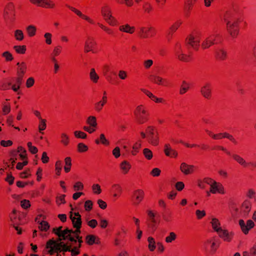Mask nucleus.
<instances>
[{
    "label": "nucleus",
    "instance_id": "47",
    "mask_svg": "<svg viewBox=\"0 0 256 256\" xmlns=\"http://www.w3.org/2000/svg\"><path fill=\"white\" fill-rule=\"evenodd\" d=\"M86 123L90 126L98 127L96 118L95 116H90L86 120Z\"/></svg>",
    "mask_w": 256,
    "mask_h": 256
},
{
    "label": "nucleus",
    "instance_id": "46",
    "mask_svg": "<svg viewBox=\"0 0 256 256\" xmlns=\"http://www.w3.org/2000/svg\"><path fill=\"white\" fill-rule=\"evenodd\" d=\"M64 170L66 173H68V172H70L71 170V167L72 166V158L70 156L66 157L64 158Z\"/></svg>",
    "mask_w": 256,
    "mask_h": 256
},
{
    "label": "nucleus",
    "instance_id": "59",
    "mask_svg": "<svg viewBox=\"0 0 256 256\" xmlns=\"http://www.w3.org/2000/svg\"><path fill=\"white\" fill-rule=\"evenodd\" d=\"M190 84L186 82H183L182 83V84L180 86V93L181 94H183L187 92V91L190 88Z\"/></svg>",
    "mask_w": 256,
    "mask_h": 256
},
{
    "label": "nucleus",
    "instance_id": "11",
    "mask_svg": "<svg viewBox=\"0 0 256 256\" xmlns=\"http://www.w3.org/2000/svg\"><path fill=\"white\" fill-rule=\"evenodd\" d=\"M206 182L210 186V190L207 192L208 196H210V194H224L225 193L224 187L221 183L216 182L212 178H210V180H208Z\"/></svg>",
    "mask_w": 256,
    "mask_h": 256
},
{
    "label": "nucleus",
    "instance_id": "61",
    "mask_svg": "<svg viewBox=\"0 0 256 256\" xmlns=\"http://www.w3.org/2000/svg\"><path fill=\"white\" fill-rule=\"evenodd\" d=\"M176 234L174 232H170L165 238V241L166 243H171L176 240Z\"/></svg>",
    "mask_w": 256,
    "mask_h": 256
},
{
    "label": "nucleus",
    "instance_id": "13",
    "mask_svg": "<svg viewBox=\"0 0 256 256\" xmlns=\"http://www.w3.org/2000/svg\"><path fill=\"white\" fill-rule=\"evenodd\" d=\"M144 192L142 189L134 190L130 196V202L133 206H138L144 200Z\"/></svg>",
    "mask_w": 256,
    "mask_h": 256
},
{
    "label": "nucleus",
    "instance_id": "12",
    "mask_svg": "<svg viewBox=\"0 0 256 256\" xmlns=\"http://www.w3.org/2000/svg\"><path fill=\"white\" fill-rule=\"evenodd\" d=\"M62 243L52 239L48 240L46 244V248L48 249V253L52 256L54 254L62 252Z\"/></svg>",
    "mask_w": 256,
    "mask_h": 256
},
{
    "label": "nucleus",
    "instance_id": "51",
    "mask_svg": "<svg viewBox=\"0 0 256 256\" xmlns=\"http://www.w3.org/2000/svg\"><path fill=\"white\" fill-rule=\"evenodd\" d=\"M142 154L144 158L148 160H151L153 158L152 151L148 148H144L142 150Z\"/></svg>",
    "mask_w": 256,
    "mask_h": 256
},
{
    "label": "nucleus",
    "instance_id": "20",
    "mask_svg": "<svg viewBox=\"0 0 256 256\" xmlns=\"http://www.w3.org/2000/svg\"><path fill=\"white\" fill-rule=\"evenodd\" d=\"M70 218L72 220L74 228H76L73 232H79L82 226L81 216L78 212H74V214L70 212Z\"/></svg>",
    "mask_w": 256,
    "mask_h": 256
},
{
    "label": "nucleus",
    "instance_id": "58",
    "mask_svg": "<svg viewBox=\"0 0 256 256\" xmlns=\"http://www.w3.org/2000/svg\"><path fill=\"white\" fill-rule=\"evenodd\" d=\"M148 248L150 252H153L156 248V242L154 238L152 236H149L148 238Z\"/></svg>",
    "mask_w": 256,
    "mask_h": 256
},
{
    "label": "nucleus",
    "instance_id": "23",
    "mask_svg": "<svg viewBox=\"0 0 256 256\" xmlns=\"http://www.w3.org/2000/svg\"><path fill=\"white\" fill-rule=\"evenodd\" d=\"M4 18L5 20L14 21L15 20L14 6L12 4L6 5L4 10Z\"/></svg>",
    "mask_w": 256,
    "mask_h": 256
},
{
    "label": "nucleus",
    "instance_id": "40",
    "mask_svg": "<svg viewBox=\"0 0 256 256\" xmlns=\"http://www.w3.org/2000/svg\"><path fill=\"white\" fill-rule=\"evenodd\" d=\"M210 224L212 230L217 234L222 229L221 227V224L220 220L216 218H212Z\"/></svg>",
    "mask_w": 256,
    "mask_h": 256
},
{
    "label": "nucleus",
    "instance_id": "62",
    "mask_svg": "<svg viewBox=\"0 0 256 256\" xmlns=\"http://www.w3.org/2000/svg\"><path fill=\"white\" fill-rule=\"evenodd\" d=\"M2 56L4 58L6 62H11L14 60L12 54L8 51H6L2 52Z\"/></svg>",
    "mask_w": 256,
    "mask_h": 256
},
{
    "label": "nucleus",
    "instance_id": "38",
    "mask_svg": "<svg viewBox=\"0 0 256 256\" xmlns=\"http://www.w3.org/2000/svg\"><path fill=\"white\" fill-rule=\"evenodd\" d=\"M164 152L167 156L172 158H176L178 156V152L172 149L170 144H166L164 146Z\"/></svg>",
    "mask_w": 256,
    "mask_h": 256
},
{
    "label": "nucleus",
    "instance_id": "18",
    "mask_svg": "<svg viewBox=\"0 0 256 256\" xmlns=\"http://www.w3.org/2000/svg\"><path fill=\"white\" fill-rule=\"evenodd\" d=\"M148 79L153 84L160 86L167 87L170 85L168 80L158 75L151 74L149 76Z\"/></svg>",
    "mask_w": 256,
    "mask_h": 256
},
{
    "label": "nucleus",
    "instance_id": "56",
    "mask_svg": "<svg viewBox=\"0 0 256 256\" xmlns=\"http://www.w3.org/2000/svg\"><path fill=\"white\" fill-rule=\"evenodd\" d=\"M22 82L23 80L16 78L15 83L12 86V89L15 92H17L20 89Z\"/></svg>",
    "mask_w": 256,
    "mask_h": 256
},
{
    "label": "nucleus",
    "instance_id": "8",
    "mask_svg": "<svg viewBox=\"0 0 256 256\" xmlns=\"http://www.w3.org/2000/svg\"><path fill=\"white\" fill-rule=\"evenodd\" d=\"M148 134V142L153 146H157L160 142V134L158 129L154 126H148L146 127Z\"/></svg>",
    "mask_w": 256,
    "mask_h": 256
},
{
    "label": "nucleus",
    "instance_id": "45",
    "mask_svg": "<svg viewBox=\"0 0 256 256\" xmlns=\"http://www.w3.org/2000/svg\"><path fill=\"white\" fill-rule=\"evenodd\" d=\"M90 80L94 84H96L98 81L100 77L96 72L95 69L94 68H92L90 69Z\"/></svg>",
    "mask_w": 256,
    "mask_h": 256
},
{
    "label": "nucleus",
    "instance_id": "17",
    "mask_svg": "<svg viewBox=\"0 0 256 256\" xmlns=\"http://www.w3.org/2000/svg\"><path fill=\"white\" fill-rule=\"evenodd\" d=\"M240 20H236L233 22L226 24L228 33L232 38H236L239 33V24Z\"/></svg>",
    "mask_w": 256,
    "mask_h": 256
},
{
    "label": "nucleus",
    "instance_id": "36",
    "mask_svg": "<svg viewBox=\"0 0 256 256\" xmlns=\"http://www.w3.org/2000/svg\"><path fill=\"white\" fill-rule=\"evenodd\" d=\"M86 242L90 246L94 244H100V241L99 238L94 234H88L85 238Z\"/></svg>",
    "mask_w": 256,
    "mask_h": 256
},
{
    "label": "nucleus",
    "instance_id": "15",
    "mask_svg": "<svg viewBox=\"0 0 256 256\" xmlns=\"http://www.w3.org/2000/svg\"><path fill=\"white\" fill-rule=\"evenodd\" d=\"M29 2L36 6L53 9L56 6V4L53 0H28Z\"/></svg>",
    "mask_w": 256,
    "mask_h": 256
},
{
    "label": "nucleus",
    "instance_id": "34",
    "mask_svg": "<svg viewBox=\"0 0 256 256\" xmlns=\"http://www.w3.org/2000/svg\"><path fill=\"white\" fill-rule=\"evenodd\" d=\"M180 171L186 175L192 174L196 170L195 166L193 165H189L185 162H182L180 166Z\"/></svg>",
    "mask_w": 256,
    "mask_h": 256
},
{
    "label": "nucleus",
    "instance_id": "31",
    "mask_svg": "<svg viewBox=\"0 0 256 256\" xmlns=\"http://www.w3.org/2000/svg\"><path fill=\"white\" fill-rule=\"evenodd\" d=\"M212 87L209 84H206L203 86L200 90L202 95L208 100H210L212 96Z\"/></svg>",
    "mask_w": 256,
    "mask_h": 256
},
{
    "label": "nucleus",
    "instance_id": "64",
    "mask_svg": "<svg viewBox=\"0 0 256 256\" xmlns=\"http://www.w3.org/2000/svg\"><path fill=\"white\" fill-rule=\"evenodd\" d=\"M74 134V136L78 138L86 139L87 137L86 133L80 130H76Z\"/></svg>",
    "mask_w": 256,
    "mask_h": 256
},
{
    "label": "nucleus",
    "instance_id": "7",
    "mask_svg": "<svg viewBox=\"0 0 256 256\" xmlns=\"http://www.w3.org/2000/svg\"><path fill=\"white\" fill-rule=\"evenodd\" d=\"M222 38V36L219 34H213L206 38L201 44V48L202 50L209 48L214 44L220 43Z\"/></svg>",
    "mask_w": 256,
    "mask_h": 256
},
{
    "label": "nucleus",
    "instance_id": "50",
    "mask_svg": "<svg viewBox=\"0 0 256 256\" xmlns=\"http://www.w3.org/2000/svg\"><path fill=\"white\" fill-rule=\"evenodd\" d=\"M14 37L16 40H23L24 39V32L21 30H16L14 32Z\"/></svg>",
    "mask_w": 256,
    "mask_h": 256
},
{
    "label": "nucleus",
    "instance_id": "26",
    "mask_svg": "<svg viewBox=\"0 0 256 256\" xmlns=\"http://www.w3.org/2000/svg\"><path fill=\"white\" fill-rule=\"evenodd\" d=\"M146 213L148 214L147 224L148 226L152 229L155 228L156 224V216L157 212L152 210H148Z\"/></svg>",
    "mask_w": 256,
    "mask_h": 256
},
{
    "label": "nucleus",
    "instance_id": "3",
    "mask_svg": "<svg viewBox=\"0 0 256 256\" xmlns=\"http://www.w3.org/2000/svg\"><path fill=\"white\" fill-rule=\"evenodd\" d=\"M188 48L177 42L174 46V51L176 58L184 62H188L192 60V54L187 52Z\"/></svg>",
    "mask_w": 256,
    "mask_h": 256
},
{
    "label": "nucleus",
    "instance_id": "25",
    "mask_svg": "<svg viewBox=\"0 0 256 256\" xmlns=\"http://www.w3.org/2000/svg\"><path fill=\"white\" fill-rule=\"evenodd\" d=\"M141 90L145 95L150 98L151 100L154 102L155 103L162 104H166V100L162 98H158L150 90L144 88L142 89Z\"/></svg>",
    "mask_w": 256,
    "mask_h": 256
},
{
    "label": "nucleus",
    "instance_id": "42",
    "mask_svg": "<svg viewBox=\"0 0 256 256\" xmlns=\"http://www.w3.org/2000/svg\"><path fill=\"white\" fill-rule=\"evenodd\" d=\"M142 148V142L138 140L132 146V150L130 152L132 156H136L140 152Z\"/></svg>",
    "mask_w": 256,
    "mask_h": 256
},
{
    "label": "nucleus",
    "instance_id": "41",
    "mask_svg": "<svg viewBox=\"0 0 256 256\" xmlns=\"http://www.w3.org/2000/svg\"><path fill=\"white\" fill-rule=\"evenodd\" d=\"M60 142L64 146H67L70 143L69 136L65 132H62L60 134Z\"/></svg>",
    "mask_w": 256,
    "mask_h": 256
},
{
    "label": "nucleus",
    "instance_id": "55",
    "mask_svg": "<svg viewBox=\"0 0 256 256\" xmlns=\"http://www.w3.org/2000/svg\"><path fill=\"white\" fill-rule=\"evenodd\" d=\"M242 256H256V246L254 245L249 250L244 252Z\"/></svg>",
    "mask_w": 256,
    "mask_h": 256
},
{
    "label": "nucleus",
    "instance_id": "63",
    "mask_svg": "<svg viewBox=\"0 0 256 256\" xmlns=\"http://www.w3.org/2000/svg\"><path fill=\"white\" fill-rule=\"evenodd\" d=\"M10 103L4 102L2 104V112L4 115H6L10 112Z\"/></svg>",
    "mask_w": 256,
    "mask_h": 256
},
{
    "label": "nucleus",
    "instance_id": "6",
    "mask_svg": "<svg viewBox=\"0 0 256 256\" xmlns=\"http://www.w3.org/2000/svg\"><path fill=\"white\" fill-rule=\"evenodd\" d=\"M100 14L104 20L110 26H115L118 25L116 18L112 14L111 8L108 4L104 5L100 8Z\"/></svg>",
    "mask_w": 256,
    "mask_h": 256
},
{
    "label": "nucleus",
    "instance_id": "53",
    "mask_svg": "<svg viewBox=\"0 0 256 256\" xmlns=\"http://www.w3.org/2000/svg\"><path fill=\"white\" fill-rule=\"evenodd\" d=\"M119 4H124L127 7H132L134 4L133 0H115Z\"/></svg>",
    "mask_w": 256,
    "mask_h": 256
},
{
    "label": "nucleus",
    "instance_id": "21",
    "mask_svg": "<svg viewBox=\"0 0 256 256\" xmlns=\"http://www.w3.org/2000/svg\"><path fill=\"white\" fill-rule=\"evenodd\" d=\"M215 60L218 62H223L228 58L227 50L223 48H216L214 52Z\"/></svg>",
    "mask_w": 256,
    "mask_h": 256
},
{
    "label": "nucleus",
    "instance_id": "57",
    "mask_svg": "<svg viewBox=\"0 0 256 256\" xmlns=\"http://www.w3.org/2000/svg\"><path fill=\"white\" fill-rule=\"evenodd\" d=\"M13 48L16 52L18 54H24L26 50V46L24 45L14 46Z\"/></svg>",
    "mask_w": 256,
    "mask_h": 256
},
{
    "label": "nucleus",
    "instance_id": "28",
    "mask_svg": "<svg viewBox=\"0 0 256 256\" xmlns=\"http://www.w3.org/2000/svg\"><path fill=\"white\" fill-rule=\"evenodd\" d=\"M108 102V96L106 91L103 92L101 100L96 102L94 104V109L96 112H100L102 110L104 106Z\"/></svg>",
    "mask_w": 256,
    "mask_h": 256
},
{
    "label": "nucleus",
    "instance_id": "44",
    "mask_svg": "<svg viewBox=\"0 0 256 256\" xmlns=\"http://www.w3.org/2000/svg\"><path fill=\"white\" fill-rule=\"evenodd\" d=\"M26 30L28 36L33 37L36 34V28L34 25H29L26 27Z\"/></svg>",
    "mask_w": 256,
    "mask_h": 256
},
{
    "label": "nucleus",
    "instance_id": "30",
    "mask_svg": "<svg viewBox=\"0 0 256 256\" xmlns=\"http://www.w3.org/2000/svg\"><path fill=\"white\" fill-rule=\"evenodd\" d=\"M232 157L234 160L244 168H248L250 166L256 167V162H248L242 157L236 154H233Z\"/></svg>",
    "mask_w": 256,
    "mask_h": 256
},
{
    "label": "nucleus",
    "instance_id": "49",
    "mask_svg": "<svg viewBox=\"0 0 256 256\" xmlns=\"http://www.w3.org/2000/svg\"><path fill=\"white\" fill-rule=\"evenodd\" d=\"M246 196L247 198L254 199L256 202V192L254 188H248L246 193Z\"/></svg>",
    "mask_w": 256,
    "mask_h": 256
},
{
    "label": "nucleus",
    "instance_id": "37",
    "mask_svg": "<svg viewBox=\"0 0 256 256\" xmlns=\"http://www.w3.org/2000/svg\"><path fill=\"white\" fill-rule=\"evenodd\" d=\"M131 168L130 163L127 160H123L120 164V168L123 174H128Z\"/></svg>",
    "mask_w": 256,
    "mask_h": 256
},
{
    "label": "nucleus",
    "instance_id": "22",
    "mask_svg": "<svg viewBox=\"0 0 256 256\" xmlns=\"http://www.w3.org/2000/svg\"><path fill=\"white\" fill-rule=\"evenodd\" d=\"M67 7L68 8V9L70 10L74 14H75L78 16L82 20L86 21L90 24H94L95 22L93 19H92L89 16L82 13L80 10L74 7H73V6H68Z\"/></svg>",
    "mask_w": 256,
    "mask_h": 256
},
{
    "label": "nucleus",
    "instance_id": "9",
    "mask_svg": "<svg viewBox=\"0 0 256 256\" xmlns=\"http://www.w3.org/2000/svg\"><path fill=\"white\" fill-rule=\"evenodd\" d=\"M254 222H256V210H254L252 216V220H248L246 222L244 220L240 219L238 220V224L242 233L245 235L249 233V231L254 228L255 226Z\"/></svg>",
    "mask_w": 256,
    "mask_h": 256
},
{
    "label": "nucleus",
    "instance_id": "54",
    "mask_svg": "<svg viewBox=\"0 0 256 256\" xmlns=\"http://www.w3.org/2000/svg\"><path fill=\"white\" fill-rule=\"evenodd\" d=\"M198 0H185V8L188 10H192L193 6L196 3Z\"/></svg>",
    "mask_w": 256,
    "mask_h": 256
},
{
    "label": "nucleus",
    "instance_id": "32",
    "mask_svg": "<svg viewBox=\"0 0 256 256\" xmlns=\"http://www.w3.org/2000/svg\"><path fill=\"white\" fill-rule=\"evenodd\" d=\"M223 19L226 24L233 22L236 20H240V19L236 16V13L232 10L226 12L224 14Z\"/></svg>",
    "mask_w": 256,
    "mask_h": 256
},
{
    "label": "nucleus",
    "instance_id": "52",
    "mask_svg": "<svg viewBox=\"0 0 256 256\" xmlns=\"http://www.w3.org/2000/svg\"><path fill=\"white\" fill-rule=\"evenodd\" d=\"M46 119H42L39 120V123L38 126V132L42 134H44L43 131L46 130Z\"/></svg>",
    "mask_w": 256,
    "mask_h": 256
},
{
    "label": "nucleus",
    "instance_id": "35",
    "mask_svg": "<svg viewBox=\"0 0 256 256\" xmlns=\"http://www.w3.org/2000/svg\"><path fill=\"white\" fill-rule=\"evenodd\" d=\"M118 30L120 32L132 34L135 32L136 28L134 26H131L128 24H125L119 26Z\"/></svg>",
    "mask_w": 256,
    "mask_h": 256
},
{
    "label": "nucleus",
    "instance_id": "48",
    "mask_svg": "<svg viewBox=\"0 0 256 256\" xmlns=\"http://www.w3.org/2000/svg\"><path fill=\"white\" fill-rule=\"evenodd\" d=\"M112 188L114 192V197H119L122 192V188L118 184H114L112 186Z\"/></svg>",
    "mask_w": 256,
    "mask_h": 256
},
{
    "label": "nucleus",
    "instance_id": "1",
    "mask_svg": "<svg viewBox=\"0 0 256 256\" xmlns=\"http://www.w3.org/2000/svg\"><path fill=\"white\" fill-rule=\"evenodd\" d=\"M62 226L55 228H53L52 232L58 238L59 240H69L71 244H74L75 250L80 254V248L82 246L83 242L82 238L80 236V230L79 232H73L72 230H70L66 228L64 230H62Z\"/></svg>",
    "mask_w": 256,
    "mask_h": 256
},
{
    "label": "nucleus",
    "instance_id": "29",
    "mask_svg": "<svg viewBox=\"0 0 256 256\" xmlns=\"http://www.w3.org/2000/svg\"><path fill=\"white\" fill-rule=\"evenodd\" d=\"M16 66L18 68L16 69L17 77L16 78H20V80L21 79V80H23L24 76L27 70L26 64L24 62H18Z\"/></svg>",
    "mask_w": 256,
    "mask_h": 256
},
{
    "label": "nucleus",
    "instance_id": "14",
    "mask_svg": "<svg viewBox=\"0 0 256 256\" xmlns=\"http://www.w3.org/2000/svg\"><path fill=\"white\" fill-rule=\"evenodd\" d=\"M97 47L98 44L96 39L92 37H88L84 42V50L85 53L92 52L95 54L98 52Z\"/></svg>",
    "mask_w": 256,
    "mask_h": 256
},
{
    "label": "nucleus",
    "instance_id": "39",
    "mask_svg": "<svg viewBox=\"0 0 256 256\" xmlns=\"http://www.w3.org/2000/svg\"><path fill=\"white\" fill-rule=\"evenodd\" d=\"M142 10L144 14H150L154 10V8L150 2H144L142 5Z\"/></svg>",
    "mask_w": 256,
    "mask_h": 256
},
{
    "label": "nucleus",
    "instance_id": "27",
    "mask_svg": "<svg viewBox=\"0 0 256 256\" xmlns=\"http://www.w3.org/2000/svg\"><path fill=\"white\" fill-rule=\"evenodd\" d=\"M252 204L249 200H245L240 206V213L244 216H248L252 210Z\"/></svg>",
    "mask_w": 256,
    "mask_h": 256
},
{
    "label": "nucleus",
    "instance_id": "24",
    "mask_svg": "<svg viewBox=\"0 0 256 256\" xmlns=\"http://www.w3.org/2000/svg\"><path fill=\"white\" fill-rule=\"evenodd\" d=\"M218 234L224 242H230L233 240L234 234L233 232H230L226 229H222L218 233Z\"/></svg>",
    "mask_w": 256,
    "mask_h": 256
},
{
    "label": "nucleus",
    "instance_id": "43",
    "mask_svg": "<svg viewBox=\"0 0 256 256\" xmlns=\"http://www.w3.org/2000/svg\"><path fill=\"white\" fill-rule=\"evenodd\" d=\"M95 143L97 144H102L104 146H108L110 144V142L108 140L104 134H101L98 138L95 140Z\"/></svg>",
    "mask_w": 256,
    "mask_h": 256
},
{
    "label": "nucleus",
    "instance_id": "33",
    "mask_svg": "<svg viewBox=\"0 0 256 256\" xmlns=\"http://www.w3.org/2000/svg\"><path fill=\"white\" fill-rule=\"evenodd\" d=\"M182 24V22L180 20L176 21L174 22L171 26L170 28L168 34L167 38L168 40L172 38L173 34L180 27Z\"/></svg>",
    "mask_w": 256,
    "mask_h": 256
},
{
    "label": "nucleus",
    "instance_id": "4",
    "mask_svg": "<svg viewBox=\"0 0 256 256\" xmlns=\"http://www.w3.org/2000/svg\"><path fill=\"white\" fill-rule=\"evenodd\" d=\"M220 246V240L216 236L206 240L203 243V248L208 256L214 254Z\"/></svg>",
    "mask_w": 256,
    "mask_h": 256
},
{
    "label": "nucleus",
    "instance_id": "19",
    "mask_svg": "<svg viewBox=\"0 0 256 256\" xmlns=\"http://www.w3.org/2000/svg\"><path fill=\"white\" fill-rule=\"evenodd\" d=\"M66 242L64 243L63 242H60L62 243V256H64L65 252H70L71 253L72 256H76L78 255V252L75 250L74 246V244H72L71 242L69 240H66ZM62 241V240H60Z\"/></svg>",
    "mask_w": 256,
    "mask_h": 256
},
{
    "label": "nucleus",
    "instance_id": "2",
    "mask_svg": "<svg viewBox=\"0 0 256 256\" xmlns=\"http://www.w3.org/2000/svg\"><path fill=\"white\" fill-rule=\"evenodd\" d=\"M133 114L134 120L138 124H143L150 120V114L144 104L136 106L134 110Z\"/></svg>",
    "mask_w": 256,
    "mask_h": 256
},
{
    "label": "nucleus",
    "instance_id": "5",
    "mask_svg": "<svg viewBox=\"0 0 256 256\" xmlns=\"http://www.w3.org/2000/svg\"><path fill=\"white\" fill-rule=\"evenodd\" d=\"M201 33L198 31L192 32L190 34L185 40L186 46H190L193 50H198L201 40Z\"/></svg>",
    "mask_w": 256,
    "mask_h": 256
},
{
    "label": "nucleus",
    "instance_id": "10",
    "mask_svg": "<svg viewBox=\"0 0 256 256\" xmlns=\"http://www.w3.org/2000/svg\"><path fill=\"white\" fill-rule=\"evenodd\" d=\"M206 132L207 135L212 139L216 140H221L223 138H228L234 144L238 142L236 138L227 132H222L215 134L210 130H206Z\"/></svg>",
    "mask_w": 256,
    "mask_h": 256
},
{
    "label": "nucleus",
    "instance_id": "16",
    "mask_svg": "<svg viewBox=\"0 0 256 256\" xmlns=\"http://www.w3.org/2000/svg\"><path fill=\"white\" fill-rule=\"evenodd\" d=\"M156 34V29L152 26H142L138 31V36L142 39L152 37Z\"/></svg>",
    "mask_w": 256,
    "mask_h": 256
},
{
    "label": "nucleus",
    "instance_id": "60",
    "mask_svg": "<svg viewBox=\"0 0 256 256\" xmlns=\"http://www.w3.org/2000/svg\"><path fill=\"white\" fill-rule=\"evenodd\" d=\"M50 228V225L46 221H42L38 226V228L41 231L46 232Z\"/></svg>",
    "mask_w": 256,
    "mask_h": 256
}]
</instances>
